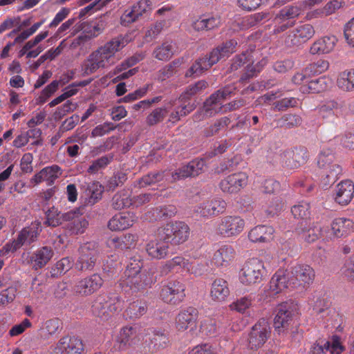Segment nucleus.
<instances>
[{"mask_svg": "<svg viewBox=\"0 0 354 354\" xmlns=\"http://www.w3.org/2000/svg\"><path fill=\"white\" fill-rule=\"evenodd\" d=\"M237 41L230 39L223 42L213 48L209 54L196 59L189 68L186 71V77L195 78L201 76L204 72L209 70L213 65L221 59L227 58L235 52Z\"/></svg>", "mask_w": 354, "mask_h": 354, "instance_id": "obj_1", "label": "nucleus"}, {"mask_svg": "<svg viewBox=\"0 0 354 354\" xmlns=\"http://www.w3.org/2000/svg\"><path fill=\"white\" fill-rule=\"evenodd\" d=\"M123 301L115 293L99 295L94 299L91 309L93 314L102 321H108L114 314L120 311Z\"/></svg>", "mask_w": 354, "mask_h": 354, "instance_id": "obj_2", "label": "nucleus"}, {"mask_svg": "<svg viewBox=\"0 0 354 354\" xmlns=\"http://www.w3.org/2000/svg\"><path fill=\"white\" fill-rule=\"evenodd\" d=\"M80 256L75 263V268L81 272L93 270L100 259L101 248L97 243L86 242L79 249Z\"/></svg>", "mask_w": 354, "mask_h": 354, "instance_id": "obj_3", "label": "nucleus"}, {"mask_svg": "<svg viewBox=\"0 0 354 354\" xmlns=\"http://www.w3.org/2000/svg\"><path fill=\"white\" fill-rule=\"evenodd\" d=\"M236 86L228 84L212 93L203 103L202 111L206 117H212L218 113H223L222 103L234 93Z\"/></svg>", "mask_w": 354, "mask_h": 354, "instance_id": "obj_4", "label": "nucleus"}, {"mask_svg": "<svg viewBox=\"0 0 354 354\" xmlns=\"http://www.w3.org/2000/svg\"><path fill=\"white\" fill-rule=\"evenodd\" d=\"M254 57L252 52H244L242 54L236 56L231 64V71H235L241 66H244L245 71L242 75L240 81L242 82L249 80L250 78L256 76L266 64L264 60L254 64Z\"/></svg>", "mask_w": 354, "mask_h": 354, "instance_id": "obj_5", "label": "nucleus"}, {"mask_svg": "<svg viewBox=\"0 0 354 354\" xmlns=\"http://www.w3.org/2000/svg\"><path fill=\"white\" fill-rule=\"evenodd\" d=\"M189 235V227L184 222L175 221L166 224L159 230L158 236L167 240L171 245H180L185 242Z\"/></svg>", "mask_w": 354, "mask_h": 354, "instance_id": "obj_6", "label": "nucleus"}, {"mask_svg": "<svg viewBox=\"0 0 354 354\" xmlns=\"http://www.w3.org/2000/svg\"><path fill=\"white\" fill-rule=\"evenodd\" d=\"M115 63V60L110 57L102 47L91 53L82 64L83 76L90 75L99 68H107Z\"/></svg>", "mask_w": 354, "mask_h": 354, "instance_id": "obj_7", "label": "nucleus"}, {"mask_svg": "<svg viewBox=\"0 0 354 354\" xmlns=\"http://www.w3.org/2000/svg\"><path fill=\"white\" fill-rule=\"evenodd\" d=\"M289 283L292 288H306L315 279V271L307 264H297L290 272Z\"/></svg>", "mask_w": 354, "mask_h": 354, "instance_id": "obj_8", "label": "nucleus"}, {"mask_svg": "<svg viewBox=\"0 0 354 354\" xmlns=\"http://www.w3.org/2000/svg\"><path fill=\"white\" fill-rule=\"evenodd\" d=\"M263 262L257 258L246 261L239 272L241 283L244 285L259 283L263 277Z\"/></svg>", "mask_w": 354, "mask_h": 354, "instance_id": "obj_9", "label": "nucleus"}, {"mask_svg": "<svg viewBox=\"0 0 354 354\" xmlns=\"http://www.w3.org/2000/svg\"><path fill=\"white\" fill-rule=\"evenodd\" d=\"M118 283L124 292L133 294L145 290L150 285L151 280L147 273L123 274Z\"/></svg>", "mask_w": 354, "mask_h": 354, "instance_id": "obj_10", "label": "nucleus"}, {"mask_svg": "<svg viewBox=\"0 0 354 354\" xmlns=\"http://www.w3.org/2000/svg\"><path fill=\"white\" fill-rule=\"evenodd\" d=\"M271 335V328L268 321L262 318L255 324L249 334L248 347L257 350L263 346Z\"/></svg>", "mask_w": 354, "mask_h": 354, "instance_id": "obj_11", "label": "nucleus"}, {"mask_svg": "<svg viewBox=\"0 0 354 354\" xmlns=\"http://www.w3.org/2000/svg\"><path fill=\"white\" fill-rule=\"evenodd\" d=\"M315 30L310 24H304L286 33L283 44L288 48L300 46L313 37Z\"/></svg>", "mask_w": 354, "mask_h": 354, "instance_id": "obj_12", "label": "nucleus"}, {"mask_svg": "<svg viewBox=\"0 0 354 354\" xmlns=\"http://www.w3.org/2000/svg\"><path fill=\"white\" fill-rule=\"evenodd\" d=\"M309 157L308 149L304 147H295L280 154V160L283 167L293 169L304 165Z\"/></svg>", "mask_w": 354, "mask_h": 354, "instance_id": "obj_13", "label": "nucleus"}, {"mask_svg": "<svg viewBox=\"0 0 354 354\" xmlns=\"http://www.w3.org/2000/svg\"><path fill=\"white\" fill-rule=\"evenodd\" d=\"M295 310V306L291 301H286L277 306L274 319V327L279 333L288 329L292 321Z\"/></svg>", "mask_w": 354, "mask_h": 354, "instance_id": "obj_14", "label": "nucleus"}, {"mask_svg": "<svg viewBox=\"0 0 354 354\" xmlns=\"http://www.w3.org/2000/svg\"><path fill=\"white\" fill-rule=\"evenodd\" d=\"M185 286L179 280H171L162 288L160 297L167 304H177L185 297Z\"/></svg>", "mask_w": 354, "mask_h": 354, "instance_id": "obj_15", "label": "nucleus"}, {"mask_svg": "<svg viewBox=\"0 0 354 354\" xmlns=\"http://www.w3.org/2000/svg\"><path fill=\"white\" fill-rule=\"evenodd\" d=\"M245 222L239 216H226L221 218L216 231L223 237H232L239 234L243 230Z\"/></svg>", "mask_w": 354, "mask_h": 354, "instance_id": "obj_16", "label": "nucleus"}, {"mask_svg": "<svg viewBox=\"0 0 354 354\" xmlns=\"http://www.w3.org/2000/svg\"><path fill=\"white\" fill-rule=\"evenodd\" d=\"M84 351V346L80 338L65 336L57 342L50 354H83Z\"/></svg>", "mask_w": 354, "mask_h": 354, "instance_id": "obj_17", "label": "nucleus"}, {"mask_svg": "<svg viewBox=\"0 0 354 354\" xmlns=\"http://www.w3.org/2000/svg\"><path fill=\"white\" fill-rule=\"evenodd\" d=\"M103 283L104 280L100 274H93L78 281L73 290L79 295L88 296L99 290Z\"/></svg>", "mask_w": 354, "mask_h": 354, "instance_id": "obj_18", "label": "nucleus"}, {"mask_svg": "<svg viewBox=\"0 0 354 354\" xmlns=\"http://www.w3.org/2000/svg\"><path fill=\"white\" fill-rule=\"evenodd\" d=\"M248 183L245 173L239 172L227 176L220 182V187L223 192L235 194L243 189Z\"/></svg>", "mask_w": 354, "mask_h": 354, "instance_id": "obj_19", "label": "nucleus"}, {"mask_svg": "<svg viewBox=\"0 0 354 354\" xmlns=\"http://www.w3.org/2000/svg\"><path fill=\"white\" fill-rule=\"evenodd\" d=\"M198 312L194 307H189L182 310L176 318V327L179 331H184L189 328L196 326Z\"/></svg>", "mask_w": 354, "mask_h": 354, "instance_id": "obj_20", "label": "nucleus"}, {"mask_svg": "<svg viewBox=\"0 0 354 354\" xmlns=\"http://www.w3.org/2000/svg\"><path fill=\"white\" fill-rule=\"evenodd\" d=\"M354 185L351 180H346L339 183L335 191L334 200L340 205H347L353 198Z\"/></svg>", "mask_w": 354, "mask_h": 354, "instance_id": "obj_21", "label": "nucleus"}, {"mask_svg": "<svg viewBox=\"0 0 354 354\" xmlns=\"http://www.w3.org/2000/svg\"><path fill=\"white\" fill-rule=\"evenodd\" d=\"M169 242L158 236L157 240L151 241L145 246V250L151 259H162L169 254Z\"/></svg>", "mask_w": 354, "mask_h": 354, "instance_id": "obj_22", "label": "nucleus"}, {"mask_svg": "<svg viewBox=\"0 0 354 354\" xmlns=\"http://www.w3.org/2000/svg\"><path fill=\"white\" fill-rule=\"evenodd\" d=\"M54 251L50 246H43L34 252L30 261L34 270H39L44 268L53 258Z\"/></svg>", "mask_w": 354, "mask_h": 354, "instance_id": "obj_23", "label": "nucleus"}, {"mask_svg": "<svg viewBox=\"0 0 354 354\" xmlns=\"http://www.w3.org/2000/svg\"><path fill=\"white\" fill-rule=\"evenodd\" d=\"M86 199L84 205L92 206L102 198L104 187L97 181L85 183L82 185Z\"/></svg>", "mask_w": 354, "mask_h": 354, "instance_id": "obj_24", "label": "nucleus"}, {"mask_svg": "<svg viewBox=\"0 0 354 354\" xmlns=\"http://www.w3.org/2000/svg\"><path fill=\"white\" fill-rule=\"evenodd\" d=\"M41 231L39 223H32L30 226L24 227L19 233L17 240L21 247L24 245H30L37 240V238Z\"/></svg>", "mask_w": 354, "mask_h": 354, "instance_id": "obj_25", "label": "nucleus"}, {"mask_svg": "<svg viewBox=\"0 0 354 354\" xmlns=\"http://www.w3.org/2000/svg\"><path fill=\"white\" fill-rule=\"evenodd\" d=\"M331 167L319 171L320 185L324 189H327L333 185L339 178L342 171L339 165H333Z\"/></svg>", "mask_w": 354, "mask_h": 354, "instance_id": "obj_26", "label": "nucleus"}, {"mask_svg": "<svg viewBox=\"0 0 354 354\" xmlns=\"http://www.w3.org/2000/svg\"><path fill=\"white\" fill-rule=\"evenodd\" d=\"M221 21V17L218 15L205 14L193 22L192 27L197 31L210 30L218 27Z\"/></svg>", "mask_w": 354, "mask_h": 354, "instance_id": "obj_27", "label": "nucleus"}, {"mask_svg": "<svg viewBox=\"0 0 354 354\" xmlns=\"http://www.w3.org/2000/svg\"><path fill=\"white\" fill-rule=\"evenodd\" d=\"M353 227V221L345 218H337L330 224L331 234L336 238L347 236L351 232Z\"/></svg>", "mask_w": 354, "mask_h": 354, "instance_id": "obj_28", "label": "nucleus"}, {"mask_svg": "<svg viewBox=\"0 0 354 354\" xmlns=\"http://www.w3.org/2000/svg\"><path fill=\"white\" fill-rule=\"evenodd\" d=\"M149 339V348L151 352L165 348L169 343L168 333L164 330H153Z\"/></svg>", "mask_w": 354, "mask_h": 354, "instance_id": "obj_29", "label": "nucleus"}, {"mask_svg": "<svg viewBox=\"0 0 354 354\" xmlns=\"http://www.w3.org/2000/svg\"><path fill=\"white\" fill-rule=\"evenodd\" d=\"M344 350L343 346L337 339H334L332 342H326L323 345L319 343L312 346L310 354H340Z\"/></svg>", "mask_w": 354, "mask_h": 354, "instance_id": "obj_30", "label": "nucleus"}, {"mask_svg": "<svg viewBox=\"0 0 354 354\" xmlns=\"http://www.w3.org/2000/svg\"><path fill=\"white\" fill-rule=\"evenodd\" d=\"M226 208V203L220 198H214L203 203L200 213L203 216H215L223 213Z\"/></svg>", "mask_w": 354, "mask_h": 354, "instance_id": "obj_31", "label": "nucleus"}, {"mask_svg": "<svg viewBox=\"0 0 354 354\" xmlns=\"http://www.w3.org/2000/svg\"><path fill=\"white\" fill-rule=\"evenodd\" d=\"M230 295L228 283L226 280L219 278L215 279L212 283L210 297L216 301H223Z\"/></svg>", "mask_w": 354, "mask_h": 354, "instance_id": "obj_32", "label": "nucleus"}, {"mask_svg": "<svg viewBox=\"0 0 354 354\" xmlns=\"http://www.w3.org/2000/svg\"><path fill=\"white\" fill-rule=\"evenodd\" d=\"M235 251L230 245H223L217 250L213 257L212 262L216 266H227L234 259Z\"/></svg>", "mask_w": 354, "mask_h": 354, "instance_id": "obj_33", "label": "nucleus"}, {"mask_svg": "<svg viewBox=\"0 0 354 354\" xmlns=\"http://www.w3.org/2000/svg\"><path fill=\"white\" fill-rule=\"evenodd\" d=\"M274 229L271 226L257 225L248 233V238L252 242H267L272 239Z\"/></svg>", "mask_w": 354, "mask_h": 354, "instance_id": "obj_34", "label": "nucleus"}, {"mask_svg": "<svg viewBox=\"0 0 354 354\" xmlns=\"http://www.w3.org/2000/svg\"><path fill=\"white\" fill-rule=\"evenodd\" d=\"M336 41L335 36L322 37L313 44L310 48V53L312 55L328 53L334 48Z\"/></svg>", "mask_w": 354, "mask_h": 354, "instance_id": "obj_35", "label": "nucleus"}, {"mask_svg": "<svg viewBox=\"0 0 354 354\" xmlns=\"http://www.w3.org/2000/svg\"><path fill=\"white\" fill-rule=\"evenodd\" d=\"M136 337V328L133 326L123 327L116 337L114 346L118 350H125Z\"/></svg>", "mask_w": 354, "mask_h": 354, "instance_id": "obj_36", "label": "nucleus"}, {"mask_svg": "<svg viewBox=\"0 0 354 354\" xmlns=\"http://www.w3.org/2000/svg\"><path fill=\"white\" fill-rule=\"evenodd\" d=\"M289 274L287 276L285 270H279L272 276L270 281V289L273 293L277 294L288 287L291 288Z\"/></svg>", "mask_w": 354, "mask_h": 354, "instance_id": "obj_37", "label": "nucleus"}, {"mask_svg": "<svg viewBox=\"0 0 354 354\" xmlns=\"http://www.w3.org/2000/svg\"><path fill=\"white\" fill-rule=\"evenodd\" d=\"M133 224L132 215L130 214H117L108 223V227L112 231L124 230Z\"/></svg>", "mask_w": 354, "mask_h": 354, "instance_id": "obj_38", "label": "nucleus"}, {"mask_svg": "<svg viewBox=\"0 0 354 354\" xmlns=\"http://www.w3.org/2000/svg\"><path fill=\"white\" fill-rule=\"evenodd\" d=\"M138 241V236L133 234H126L120 236L113 237L109 239V244L121 250L129 249L135 247Z\"/></svg>", "mask_w": 354, "mask_h": 354, "instance_id": "obj_39", "label": "nucleus"}, {"mask_svg": "<svg viewBox=\"0 0 354 354\" xmlns=\"http://www.w3.org/2000/svg\"><path fill=\"white\" fill-rule=\"evenodd\" d=\"M147 311V303L145 301L136 300L129 304L124 314L127 319L134 321L143 316Z\"/></svg>", "mask_w": 354, "mask_h": 354, "instance_id": "obj_40", "label": "nucleus"}, {"mask_svg": "<svg viewBox=\"0 0 354 354\" xmlns=\"http://www.w3.org/2000/svg\"><path fill=\"white\" fill-rule=\"evenodd\" d=\"M178 267L183 268L188 272H192L193 265L183 257H175L172 259L165 262L162 266L161 272L167 274L169 272L176 270Z\"/></svg>", "mask_w": 354, "mask_h": 354, "instance_id": "obj_41", "label": "nucleus"}, {"mask_svg": "<svg viewBox=\"0 0 354 354\" xmlns=\"http://www.w3.org/2000/svg\"><path fill=\"white\" fill-rule=\"evenodd\" d=\"M276 122L279 127L290 129L301 126L303 119L299 115L295 113H286L277 119Z\"/></svg>", "mask_w": 354, "mask_h": 354, "instance_id": "obj_42", "label": "nucleus"}, {"mask_svg": "<svg viewBox=\"0 0 354 354\" xmlns=\"http://www.w3.org/2000/svg\"><path fill=\"white\" fill-rule=\"evenodd\" d=\"M127 44V39L122 36H118L113 38L101 47L115 60V53L122 49Z\"/></svg>", "mask_w": 354, "mask_h": 354, "instance_id": "obj_43", "label": "nucleus"}, {"mask_svg": "<svg viewBox=\"0 0 354 354\" xmlns=\"http://www.w3.org/2000/svg\"><path fill=\"white\" fill-rule=\"evenodd\" d=\"M313 310L317 314H321L328 310L330 305V301L322 292H315L310 300Z\"/></svg>", "mask_w": 354, "mask_h": 354, "instance_id": "obj_44", "label": "nucleus"}, {"mask_svg": "<svg viewBox=\"0 0 354 354\" xmlns=\"http://www.w3.org/2000/svg\"><path fill=\"white\" fill-rule=\"evenodd\" d=\"M340 107V104L337 102L330 101L320 108V114L327 122L334 123Z\"/></svg>", "mask_w": 354, "mask_h": 354, "instance_id": "obj_45", "label": "nucleus"}, {"mask_svg": "<svg viewBox=\"0 0 354 354\" xmlns=\"http://www.w3.org/2000/svg\"><path fill=\"white\" fill-rule=\"evenodd\" d=\"M327 88L326 78L320 77L311 80H308L306 84L301 86L300 90L303 93H320Z\"/></svg>", "mask_w": 354, "mask_h": 354, "instance_id": "obj_46", "label": "nucleus"}, {"mask_svg": "<svg viewBox=\"0 0 354 354\" xmlns=\"http://www.w3.org/2000/svg\"><path fill=\"white\" fill-rule=\"evenodd\" d=\"M333 165H339L335 161V154L330 149H323L317 158V165L319 170L332 167Z\"/></svg>", "mask_w": 354, "mask_h": 354, "instance_id": "obj_47", "label": "nucleus"}, {"mask_svg": "<svg viewBox=\"0 0 354 354\" xmlns=\"http://www.w3.org/2000/svg\"><path fill=\"white\" fill-rule=\"evenodd\" d=\"M337 86L344 91L354 90V69L341 73L337 81Z\"/></svg>", "mask_w": 354, "mask_h": 354, "instance_id": "obj_48", "label": "nucleus"}, {"mask_svg": "<svg viewBox=\"0 0 354 354\" xmlns=\"http://www.w3.org/2000/svg\"><path fill=\"white\" fill-rule=\"evenodd\" d=\"M230 123V119L227 117H223L215 121V122L211 126L205 128L203 131V136L205 137H212L214 135L218 134L220 131L227 127Z\"/></svg>", "mask_w": 354, "mask_h": 354, "instance_id": "obj_49", "label": "nucleus"}, {"mask_svg": "<svg viewBox=\"0 0 354 354\" xmlns=\"http://www.w3.org/2000/svg\"><path fill=\"white\" fill-rule=\"evenodd\" d=\"M241 158L239 156H234L231 158L223 159L216 168L217 174L229 173L234 171L239 165Z\"/></svg>", "mask_w": 354, "mask_h": 354, "instance_id": "obj_50", "label": "nucleus"}, {"mask_svg": "<svg viewBox=\"0 0 354 354\" xmlns=\"http://www.w3.org/2000/svg\"><path fill=\"white\" fill-rule=\"evenodd\" d=\"M207 82L205 80H199L194 84L189 85L185 92L180 95V100H189L196 94L200 93L203 90L207 87Z\"/></svg>", "mask_w": 354, "mask_h": 354, "instance_id": "obj_51", "label": "nucleus"}, {"mask_svg": "<svg viewBox=\"0 0 354 354\" xmlns=\"http://www.w3.org/2000/svg\"><path fill=\"white\" fill-rule=\"evenodd\" d=\"M73 266V261L68 258H62L58 261L51 268V277L57 278L62 274H65Z\"/></svg>", "mask_w": 354, "mask_h": 354, "instance_id": "obj_52", "label": "nucleus"}, {"mask_svg": "<svg viewBox=\"0 0 354 354\" xmlns=\"http://www.w3.org/2000/svg\"><path fill=\"white\" fill-rule=\"evenodd\" d=\"M113 160L112 155L103 156L93 161L87 169V172L90 174H97L100 170L104 169Z\"/></svg>", "mask_w": 354, "mask_h": 354, "instance_id": "obj_53", "label": "nucleus"}, {"mask_svg": "<svg viewBox=\"0 0 354 354\" xmlns=\"http://www.w3.org/2000/svg\"><path fill=\"white\" fill-rule=\"evenodd\" d=\"M165 178V171H151L142 176L139 180L138 184L140 187H145L163 180Z\"/></svg>", "mask_w": 354, "mask_h": 354, "instance_id": "obj_54", "label": "nucleus"}, {"mask_svg": "<svg viewBox=\"0 0 354 354\" xmlns=\"http://www.w3.org/2000/svg\"><path fill=\"white\" fill-rule=\"evenodd\" d=\"M173 54L172 45L168 41L164 42L161 46L156 48L153 52V57L162 61L169 59Z\"/></svg>", "mask_w": 354, "mask_h": 354, "instance_id": "obj_55", "label": "nucleus"}, {"mask_svg": "<svg viewBox=\"0 0 354 354\" xmlns=\"http://www.w3.org/2000/svg\"><path fill=\"white\" fill-rule=\"evenodd\" d=\"M88 225V221L81 215L73 222L67 223L65 227L71 232V234H78L84 233Z\"/></svg>", "mask_w": 354, "mask_h": 354, "instance_id": "obj_56", "label": "nucleus"}, {"mask_svg": "<svg viewBox=\"0 0 354 354\" xmlns=\"http://www.w3.org/2000/svg\"><path fill=\"white\" fill-rule=\"evenodd\" d=\"M131 205H133V199L126 194L117 193L113 196L111 201V206L116 210L129 207Z\"/></svg>", "mask_w": 354, "mask_h": 354, "instance_id": "obj_57", "label": "nucleus"}, {"mask_svg": "<svg viewBox=\"0 0 354 354\" xmlns=\"http://www.w3.org/2000/svg\"><path fill=\"white\" fill-rule=\"evenodd\" d=\"M177 212L176 207L172 205H164L153 209V215L156 220H165L174 216Z\"/></svg>", "mask_w": 354, "mask_h": 354, "instance_id": "obj_58", "label": "nucleus"}, {"mask_svg": "<svg viewBox=\"0 0 354 354\" xmlns=\"http://www.w3.org/2000/svg\"><path fill=\"white\" fill-rule=\"evenodd\" d=\"M127 179L125 173L122 171L116 172L107 180L105 187L107 191H114L118 187L122 186Z\"/></svg>", "mask_w": 354, "mask_h": 354, "instance_id": "obj_59", "label": "nucleus"}, {"mask_svg": "<svg viewBox=\"0 0 354 354\" xmlns=\"http://www.w3.org/2000/svg\"><path fill=\"white\" fill-rule=\"evenodd\" d=\"M143 266V261L140 255H135L129 259L127 268L124 274H140L142 273L141 269Z\"/></svg>", "mask_w": 354, "mask_h": 354, "instance_id": "obj_60", "label": "nucleus"}, {"mask_svg": "<svg viewBox=\"0 0 354 354\" xmlns=\"http://www.w3.org/2000/svg\"><path fill=\"white\" fill-rule=\"evenodd\" d=\"M167 113L166 108H156L147 117L146 122L149 126L157 124L164 120Z\"/></svg>", "mask_w": 354, "mask_h": 354, "instance_id": "obj_61", "label": "nucleus"}, {"mask_svg": "<svg viewBox=\"0 0 354 354\" xmlns=\"http://www.w3.org/2000/svg\"><path fill=\"white\" fill-rule=\"evenodd\" d=\"M206 161L204 158H195L187 163L191 178H195L204 171Z\"/></svg>", "mask_w": 354, "mask_h": 354, "instance_id": "obj_62", "label": "nucleus"}, {"mask_svg": "<svg viewBox=\"0 0 354 354\" xmlns=\"http://www.w3.org/2000/svg\"><path fill=\"white\" fill-rule=\"evenodd\" d=\"M329 67V63L328 61L324 59H319L309 64L305 68L306 73H310L312 75H319L325 72Z\"/></svg>", "mask_w": 354, "mask_h": 354, "instance_id": "obj_63", "label": "nucleus"}, {"mask_svg": "<svg viewBox=\"0 0 354 354\" xmlns=\"http://www.w3.org/2000/svg\"><path fill=\"white\" fill-rule=\"evenodd\" d=\"M291 212L296 218L306 219L310 216V205L306 202H301L294 205Z\"/></svg>", "mask_w": 354, "mask_h": 354, "instance_id": "obj_64", "label": "nucleus"}]
</instances>
